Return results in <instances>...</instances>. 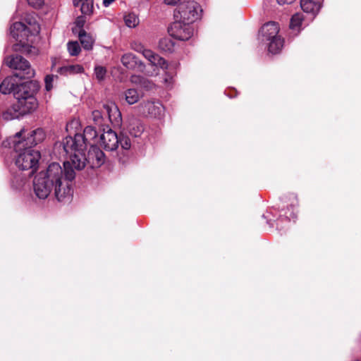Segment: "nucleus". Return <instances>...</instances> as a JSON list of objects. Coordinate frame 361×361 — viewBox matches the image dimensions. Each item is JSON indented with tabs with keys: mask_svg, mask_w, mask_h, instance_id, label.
I'll return each instance as SVG.
<instances>
[{
	"mask_svg": "<svg viewBox=\"0 0 361 361\" xmlns=\"http://www.w3.org/2000/svg\"><path fill=\"white\" fill-rule=\"evenodd\" d=\"M83 71V67L78 64L63 66L60 67L58 70V72L61 75H74L76 73H82Z\"/></svg>",
	"mask_w": 361,
	"mask_h": 361,
	"instance_id": "obj_23",
	"label": "nucleus"
},
{
	"mask_svg": "<svg viewBox=\"0 0 361 361\" xmlns=\"http://www.w3.org/2000/svg\"><path fill=\"white\" fill-rule=\"evenodd\" d=\"M25 20L27 25L22 22H16L10 27V34L13 39L18 42L13 45L15 51L30 53L32 49L35 51L36 49L28 45L29 37L38 34L39 27L32 16H28Z\"/></svg>",
	"mask_w": 361,
	"mask_h": 361,
	"instance_id": "obj_3",
	"label": "nucleus"
},
{
	"mask_svg": "<svg viewBox=\"0 0 361 361\" xmlns=\"http://www.w3.org/2000/svg\"><path fill=\"white\" fill-rule=\"evenodd\" d=\"M27 178L22 173H17L11 180V185L16 190L22 189L27 183Z\"/></svg>",
	"mask_w": 361,
	"mask_h": 361,
	"instance_id": "obj_25",
	"label": "nucleus"
},
{
	"mask_svg": "<svg viewBox=\"0 0 361 361\" xmlns=\"http://www.w3.org/2000/svg\"><path fill=\"white\" fill-rule=\"evenodd\" d=\"M139 111L145 115L159 117L164 112V106L158 101L143 102L139 105Z\"/></svg>",
	"mask_w": 361,
	"mask_h": 361,
	"instance_id": "obj_10",
	"label": "nucleus"
},
{
	"mask_svg": "<svg viewBox=\"0 0 361 361\" xmlns=\"http://www.w3.org/2000/svg\"><path fill=\"white\" fill-rule=\"evenodd\" d=\"M21 131H23V133L20 136V140L25 141V145L30 147L42 142L45 138V133L42 128H37L30 131L27 137L25 135L24 130Z\"/></svg>",
	"mask_w": 361,
	"mask_h": 361,
	"instance_id": "obj_13",
	"label": "nucleus"
},
{
	"mask_svg": "<svg viewBox=\"0 0 361 361\" xmlns=\"http://www.w3.org/2000/svg\"><path fill=\"white\" fill-rule=\"evenodd\" d=\"M171 80H172V78H170L169 79L165 78V80H164L165 82L169 85L171 84Z\"/></svg>",
	"mask_w": 361,
	"mask_h": 361,
	"instance_id": "obj_41",
	"label": "nucleus"
},
{
	"mask_svg": "<svg viewBox=\"0 0 361 361\" xmlns=\"http://www.w3.org/2000/svg\"><path fill=\"white\" fill-rule=\"evenodd\" d=\"M94 74L98 80H103L106 74V69L103 66H97L94 68Z\"/></svg>",
	"mask_w": 361,
	"mask_h": 361,
	"instance_id": "obj_32",
	"label": "nucleus"
},
{
	"mask_svg": "<svg viewBox=\"0 0 361 361\" xmlns=\"http://www.w3.org/2000/svg\"><path fill=\"white\" fill-rule=\"evenodd\" d=\"M298 206V201L295 195H291V202L287 206L286 209H282L281 216H285V217L289 220H294L297 217V208Z\"/></svg>",
	"mask_w": 361,
	"mask_h": 361,
	"instance_id": "obj_19",
	"label": "nucleus"
},
{
	"mask_svg": "<svg viewBox=\"0 0 361 361\" xmlns=\"http://www.w3.org/2000/svg\"><path fill=\"white\" fill-rule=\"evenodd\" d=\"M130 48L134 51L142 53L143 56L154 66L159 67L161 69H168L169 64L166 61L159 56L158 54H154L150 49L145 48L144 45L138 42L133 41L130 43Z\"/></svg>",
	"mask_w": 361,
	"mask_h": 361,
	"instance_id": "obj_8",
	"label": "nucleus"
},
{
	"mask_svg": "<svg viewBox=\"0 0 361 361\" xmlns=\"http://www.w3.org/2000/svg\"><path fill=\"white\" fill-rule=\"evenodd\" d=\"M268 50L273 54H278L283 46V39L279 36L269 41Z\"/></svg>",
	"mask_w": 361,
	"mask_h": 361,
	"instance_id": "obj_24",
	"label": "nucleus"
},
{
	"mask_svg": "<svg viewBox=\"0 0 361 361\" xmlns=\"http://www.w3.org/2000/svg\"><path fill=\"white\" fill-rule=\"evenodd\" d=\"M115 0H103V5L105 7H108Z\"/></svg>",
	"mask_w": 361,
	"mask_h": 361,
	"instance_id": "obj_39",
	"label": "nucleus"
},
{
	"mask_svg": "<svg viewBox=\"0 0 361 361\" xmlns=\"http://www.w3.org/2000/svg\"><path fill=\"white\" fill-rule=\"evenodd\" d=\"M99 145L108 151H113L118 146V136L111 129H108L99 137Z\"/></svg>",
	"mask_w": 361,
	"mask_h": 361,
	"instance_id": "obj_11",
	"label": "nucleus"
},
{
	"mask_svg": "<svg viewBox=\"0 0 361 361\" xmlns=\"http://www.w3.org/2000/svg\"><path fill=\"white\" fill-rule=\"evenodd\" d=\"M202 8L199 4L194 1L180 2L176 8L175 17L179 20L192 24L200 18Z\"/></svg>",
	"mask_w": 361,
	"mask_h": 361,
	"instance_id": "obj_6",
	"label": "nucleus"
},
{
	"mask_svg": "<svg viewBox=\"0 0 361 361\" xmlns=\"http://www.w3.org/2000/svg\"><path fill=\"white\" fill-rule=\"evenodd\" d=\"M67 49L71 56H78L80 52V47L78 42H69L67 44Z\"/></svg>",
	"mask_w": 361,
	"mask_h": 361,
	"instance_id": "obj_30",
	"label": "nucleus"
},
{
	"mask_svg": "<svg viewBox=\"0 0 361 361\" xmlns=\"http://www.w3.org/2000/svg\"><path fill=\"white\" fill-rule=\"evenodd\" d=\"M57 79V76L53 75H48L45 77V89L47 91H50L54 87V82Z\"/></svg>",
	"mask_w": 361,
	"mask_h": 361,
	"instance_id": "obj_33",
	"label": "nucleus"
},
{
	"mask_svg": "<svg viewBox=\"0 0 361 361\" xmlns=\"http://www.w3.org/2000/svg\"><path fill=\"white\" fill-rule=\"evenodd\" d=\"M97 131L92 126H87L82 134L68 136L60 145L71 159L63 162V168L56 162L50 164L46 171H40L34 178L33 189L39 199H46L54 191L59 202H67L73 195L71 182L75 177V170L85 166V152L87 145L94 146Z\"/></svg>",
	"mask_w": 361,
	"mask_h": 361,
	"instance_id": "obj_1",
	"label": "nucleus"
},
{
	"mask_svg": "<svg viewBox=\"0 0 361 361\" xmlns=\"http://www.w3.org/2000/svg\"><path fill=\"white\" fill-rule=\"evenodd\" d=\"M302 11L310 16L309 21H312L319 13L321 5L319 1L314 0H300Z\"/></svg>",
	"mask_w": 361,
	"mask_h": 361,
	"instance_id": "obj_14",
	"label": "nucleus"
},
{
	"mask_svg": "<svg viewBox=\"0 0 361 361\" xmlns=\"http://www.w3.org/2000/svg\"><path fill=\"white\" fill-rule=\"evenodd\" d=\"M125 99L128 104H134L138 102L140 94L136 89L130 88L124 92Z\"/></svg>",
	"mask_w": 361,
	"mask_h": 361,
	"instance_id": "obj_26",
	"label": "nucleus"
},
{
	"mask_svg": "<svg viewBox=\"0 0 361 361\" xmlns=\"http://www.w3.org/2000/svg\"><path fill=\"white\" fill-rule=\"evenodd\" d=\"M2 118L5 121H11L13 119H18L20 117L23 116L20 111L18 109V107L15 105V104H12L9 107H8L3 113H2Z\"/></svg>",
	"mask_w": 361,
	"mask_h": 361,
	"instance_id": "obj_22",
	"label": "nucleus"
},
{
	"mask_svg": "<svg viewBox=\"0 0 361 361\" xmlns=\"http://www.w3.org/2000/svg\"><path fill=\"white\" fill-rule=\"evenodd\" d=\"M124 21L128 27H135L139 24V19L135 13H128L124 16Z\"/></svg>",
	"mask_w": 361,
	"mask_h": 361,
	"instance_id": "obj_28",
	"label": "nucleus"
},
{
	"mask_svg": "<svg viewBox=\"0 0 361 361\" xmlns=\"http://www.w3.org/2000/svg\"><path fill=\"white\" fill-rule=\"evenodd\" d=\"M127 129L133 137H140L144 132V126L140 120L131 117L128 121Z\"/></svg>",
	"mask_w": 361,
	"mask_h": 361,
	"instance_id": "obj_18",
	"label": "nucleus"
},
{
	"mask_svg": "<svg viewBox=\"0 0 361 361\" xmlns=\"http://www.w3.org/2000/svg\"><path fill=\"white\" fill-rule=\"evenodd\" d=\"M5 63L16 71L15 77L20 80H30L35 76V71L30 63L20 55L10 56L4 59Z\"/></svg>",
	"mask_w": 361,
	"mask_h": 361,
	"instance_id": "obj_5",
	"label": "nucleus"
},
{
	"mask_svg": "<svg viewBox=\"0 0 361 361\" xmlns=\"http://www.w3.org/2000/svg\"><path fill=\"white\" fill-rule=\"evenodd\" d=\"M305 21V18L302 13H297L292 16L290 22V30L294 35H298L300 33Z\"/></svg>",
	"mask_w": 361,
	"mask_h": 361,
	"instance_id": "obj_20",
	"label": "nucleus"
},
{
	"mask_svg": "<svg viewBox=\"0 0 361 361\" xmlns=\"http://www.w3.org/2000/svg\"><path fill=\"white\" fill-rule=\"evenodd\" d=\"M85 22V20L83 17H78L75 20V25L78 28L82 30L81 28L83 27Z\"/></svg>",
	"mask_w": 361,
	"mask_h": 361,
	"instance_id": "obj_36",
	"label": "nucleus"
},
{
	"mask_svg": "<svg viewBox=\"0 0 361 361\" xmlns=\"http://www.w3.org/2000/svg\"><path fill=\"white\" fill-rule=\"evenodd\" d=\"M294 0H277V2L280 5H283V4H291L292 2H293Z\"/></svg>",
	"mask_w": 361,
	"mask_h": 361,
	"instance_id": "obj_38",
	"label": "nucleus"
},
{
	"mask_svg": "<svg viewBox=\"0 0 361 361\" xmlns=\"http://www.w3.org/2000/svg\"><path fill=\"white\" fill-rule=\"evenodd\" d=\"M122 64L128 69L138 68L142 71L144 68L143 63L137 59V58L131 53H127L121 57Z\"/></svg>",
	"mask_w": 361,
	"mask_h": 361,
	"instance_id": "obj_17",
	"label": "nucleus"
},
{
	"mask_svg": "<svg viewBox=\"0 0 361 361\" xmlns=\"http://www.w3.org/2000/svg\"><path fill=\"white\" fill-rule=\"evenodd\" d=\"M279 221H280V220L279 219V220H278V222L276 223L277 226H279Z\"/></svg>",
	"mask_w": 361,
	"mask_h": 361,
	"instance_id": "obj_42",
	"label": "nucleus"
},
{
	"mask_svg": "<svg viewBox=\"0 0 361 361\" xmlns=\"http://www.w3.org/2000/svg\"><path fill=\"white\" fill-rule=\"evenodd\" d=\"M82 1V0H73V5L75 6H78Z\"/></svg>",
	"mask_w": 361,
	"mask_h": 361,
	"instance_id": "obj_40",
	"label": "nucleus"
},
{
	"mask_svg": "<svg viewBox=\"0 0 361 361\" xmlns=\"http://www.w3.org/2000/svg\"><path fill=\"white\" fill-rule=\"evenodd\" d=\"M38 89L35 82L27 81L20 83L17 91L14 92V97L17 102L15 103L16 107L22 116L31 113L37 107V101L35 94Z\"/></svg>",
	"mask_w": 361,
	"mask_h": 361,
	"instance_id": "obj_4",
	"label": "nucleus"
},
{
	"mask_svg": "<svg viewBox=\"0 0 361 361\" xmlns=\"http://www.w3.org/2000/svg\"><path fill=\"white\" fill-rule=\"evenodd\" d=\"M18 78L15 75L6 78L0 84V92L2 94H6L17 91L18 88L20 86L16 79Z\"/></svg>",
	"mask_w": 361,
	"mask_h": 361,
	"instance_id": "obj_16",
	"label": "nucleus"
},
{
	"mask_svg": "<svg viewBox=\"0 0 361 361\" xmlns=\"http://www.w3.org/2000/svg\"><path fill=\"white\" fill-rule=\"evenodd\" d=\"M80 10L83 14L90 15L93 10V0H84L80 5Z\"/></svg>",
	"mask_w": 361,
	"mask_h": 361,
	"instance_id": "obj_31",
	"label": "nucleus"
},
{
	"mask_svg": "<svg viewBox=\"0 0 361 361\" xmlns=\"http://www.w3.org/2000/svg\"><path fill=\"white\" fill-rule=\"evenodd\" d=\"M180 0H164V3L167 5L173 6L179 2Z\"/></svg>",
	"mask_w": 361,
	"mask_h": 361,
	"instance_id": "obj_37",
	"label": "nucleus"
},
{
	"mask_svg": "<svg viewBox=\"0 0 361 361\" xmlns=\"http://www.w3.org/2000/svg\"><path fill=\"white\" fill-rule=\"evenodd\" d=\"M29 5L34 8H40L44 2V0H27Z\"/></svg>",
	"mask_w": 361,
	"mask_h": 361,
	"instance_id": "obj_35",
	"label": "nucleus"
},
{
	"mask_svg": "<svg viewBox=\"0 0 361 361\" xmlns=\"http://www.w3.org/2000/svg\"><path fill=\"white\" fill-rule=\"evenodd\" d=\"M131 81L133 83L139 84L141 87L145 88L146 90H150L154 86V84L152 82L140 76H132Z\"/></svg>",
	"mask_w": 361,
	"mask_h": 361,
	"instance_id": "obj_27",
	"label": "nucleus"
},
{
	"mask_svg": "<svg viewBox=\"0 0 361 361\" xmlns=\"http://www.w3.org/2000/svg\"><path fill=\"white\" fill-rule=\"evenodd\" d=\"M104 152L97 147L92 146L88 152L87 157H85V164L87 163L91 168H97L104 164Z\"/></svg>",
	"mask_w": 361,
	"mask_h": 361,
	"instance_id": "obj_12",
	"label": "nucleus"
},
{
	"mask_svg": "<svg viewBox=\"0 0 361 361\" xmlns=\"http://www.w3.org/2000/svg\"><path fill=\"white\" fill-rule=\"evenodd\" d=\"M22 133L23 131H20L13 137H10L3 141L2 146L13 148V157L16 166L23 171L31 170L30 174H32L38 167L41 154L39 151L25 145V141L20 140Z\"/></svg>",
	"mask_w": 361,
	"mask_h": 361,
	"instance_id": "obj_2",
	"label": "nucleus"
},
{
	"mask_svg": "<svg viewBox=\"0 0 361 361\" xmlns=\"http://www.w3.org/2000/svg\"><path fill=\"white\" fill-rule=\"evenodd\" d=\"M104 111L94 110L92 112L93 121L97 125H102L104 121V114L107 115L111 123L116 127H120L122 124V116L117 105L111 102H109L103 105Z\"/></svg>",
	"mask_w": 361,
	"mask_h": 361,
	"instance_id": "obj_7",
	"label": "nucleus"
},
{
	"mask_svg": "<svg viewBox=\"0 0 361 361\" xmlns=\"http://www.w3.org/2000/svg\"><path fill=\"white\" fill-rule=\"evenodd\" d=\"M169 35L179 40H188L194 35V27L192 24L176 20L172 23L169 29Z\"/></svg>",
	"mask_w": 361,
	"mask_h": 361,
	"instance_id": "obj_9",
	"label": "nucleus"
},
{
	"mask_svg": "<svg viewBox=\"0 0 361 361\" xmlns=\"http://www.w3.org/2000/svg\"><path fill=\"white\" fill-rule=\"evenodd\" d=\"M279 32V26L275 22H269L264 24L261 29V33L264 37L263 40L267 41H269L275 37H279L278 35Z\"/></svg>",
	"mask_w": 361,
	"mask_h": 361,
	"instance_id": "obj_15",
	"label": "nucleus"
},
{
	"mask_svg": "<svg viewBox=\"0 0 361 361\" xmlns=\"http://www.w3.org/2000/svg\"><path fill=\"white\" fill-rule=\"evenodd\" d=\"M118 136V144L123 149H129L131 147V142L130 138L123 132Z\"/></svg>",
	"mask_w": 361,
	"mask_h": 361,
	"instance_id": "obj_29",
	"label": "nucleus"
},
{
	"mask_svg": "<svg viewBox=\"0 0 361 361\" xmlns=\"http://www.w3.org/2000/svg\"><path fill=\"white\" fill-rule=\"evenodd\" d=\"M159 45L161 47V49L169 51V50H171V48L172 47V43L170 39H164L160 41Z\"/></svg>",
	"mask_w": 361,
	"mask_h": 361,
	"instance_id": "obj_34",
	"label": "nucleus"
},
{
	"mask_svg": "<svg viewBox=\"0 0 361 361\" xmlns=\"http://www.w3.org/2000/svg\"><path fill=\"white\" fill-rule=\"evenodd\" d=\"M78 37L83 48L86 50L92 49L94 38L90 34L87 33L84 30H80Z\"/></svg>",
	"mask_w": 361,
	"mask_h": 361,
	"instance_id": "obj_21",
	"label": "nucleus"
}]
</instances>
